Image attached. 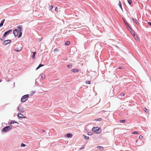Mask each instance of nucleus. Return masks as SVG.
Instances as JSON below:
<instances>
[{"label":"nucleus","mask_w":151,"mask_h":151,"mask_svg":"<svg viewBox=\"0 0 151 151\" xmlns=\"http://www.w3.org/2000/svg\"><path fill=\"white\" fill-rule=\"evenodd\" d=\"M131 32L132 34L133 35V36H135V32L133 30H132V29L131 30Z\"/></svg>","instance_id":"obj_15"},{"label":"nucleus","mask_w":151,"mask_h":151,"mask_svg":"<svg viewBox=\"0 0 151 151\" xmlns=\"http://www.w3.org/2000/svg\"><path fill=\"white\" fill-rule=\"evenodd\" d=\"M22 31H19V34L18 36V37L19 38L21 37L22 36Z\"/></svg>","instance_id":"obj_23"},{"label":"nucleus","mask_w":151,"mask_h":151,"mask_svg":"<svg viewBox=\"0 0 151 151\" xmlns=\"http://www.w3.org/2000/svg\"><path fill=\"white\" fill-rule=\"evenodd\" d=\"M14 123H18L16 122V121H12L11 122H10V124H14Z\"/></svg>","instance_id":"obj_27"},{"label":"nucleus","mask_w":151,"mask_h":151,"mask_svg":"<svg viewBox=\"0 0 151 151\" xmlns=\"http://www.w3.org/2000/svg\"><path fill=\"white\" fill-rule=\"evenodd\" d=\"M11 40H5L4 41L3 44L4 45L7 44L11 42Z\"/></svg>","instance_id":"obj_7"},{"label":"nucleus","mask_w":151,"mask_h":151,"mask_svg":"<svg viewBox=\"0 0 151 151\" xmlns=\"http://www.w3.org/2000/svg\"><path fill=\"white\" fill-rule=\"evenodd\" d=\"M70 41H67L65 42V45H69L70 44Z\"/></svg>","instance_id":"obj_22"},{"label":"nucleus","mask_w":151,"mask_h":151,"mask_svg":"<svg viewBox=\"0 0 151 151\" xmlns=\"http://www.w3.org/2000/svg\"><path fill=\"white\" fill-rule=\"evenodd\" d=\"M96 121H101L102 120V119L101 118H99L96 120Z\"/></svg>","instance_id":"obj_29"},{"label":"nucleus","mask_w":151,"mask_h":151,"mask_svg":"<svg viewBox=\"0 0 151 151\" xmlns=\"http://www.w3.org/2000/svg\"><path fill=\"white\" fill-rule=\"evenodd\" d=\"M17 28L19 29V31H22V26L20 25H18L17 27Z\"/></svg>","instance_id":"obj_11"},{"label":"nucleus","mask_w":151,"mask_h":151,"mask_svg":"<svg viewBox=\"0 0 151 151\" xmlns=\"http://www.w3.org/2000/svg\"><path fill=\"white\" fill-rule=\"evenodd\" d=\"M55 11L57 12L58 11V7H56L55 8Z\"/></svg>","instance_id":"obj_39"},{"label":"nucleus","mask_w":151,"mask_h":151,"mask_svg":"<svg viewBox=\"0 0 151 151\" xmlns=\"http://www.w3.org/2000/svg\"><path fill=\"white\" fill-rule=\"evenodd\" d=\"M44 66L43 65H42L41 64H40L39 66L37 67V68H36V70H37L40 67L42 66Z\"/></svg>","instance_id":"obj_17"},{"label":"nucleus","mask_w":151,"mask_h":151,"mask_svg":"<svg viewBox=\"0 0 151 151\" xmlns=\"http://www.w3.org/2000/svg\"><path fill=\"white\" fill-rule=\"evenodd\" d=\"M125 94L123 93H121L120 95L121 96H124V95Z\"/></svg>","instance_id":"obj_37"},{"label":"nucleus","mask_w":151,"mask_h":151,"mask_svg":"<svg viewBox=\"0 0 151 151\" xmlns=\"http://www.w3.org/2000/svg\"><path fill=\"white\" fill-rule=\"evenodd\" d=\"M67 67L68 68H71L72 67V65H68Z\"/></svg>","instance_id":"obj_36"},{"label":"nucleus","mask_w":151,"mask_h":151,"mask_svg":"<svg viewBox=\"0 0 151 151\" xmlns=\"http://www.w3.org/2000/svg\"><path fill=\"white\" fill-rule=\"evenodd\" d=\"M59 51V50L58 49H55L54 50V51L55 52H58Z\"/></svg>","instance_id":"obj_25"},{"label":"nucleus","mask_w":151,"mask_h":151,"mask_svg":"<svg viewBox=\"0 0 151 151\" xmlns=\"http://www.w3.org/2000/svg\"><path fill=\"white\" fill-rule=\"evenodd\" d=\"M19 30L17 29H15L13 31V34L15 37H17L18 36L19 33Z\"/></svg>","instance_id":"obj_5"},{"label":"nucleus","mask_w":151,"mask_h":151,"mask_svg":"<svg viewBox=\"0 0 151 151\" xmlns=\"http://www.w3.org/2000/svg\"><path fill=\"white\" fill-rule=\"evenodd\" d=\"M123 68V67H120L119 68V69H122Z\"/></svg>","instance_id":"obj_40"},{"label":"nucleus","mask_w":151,"mask_h":151,"mask_svg":"<svg viewBox=\"0 0 151 151\" xmlns=\"http://www.w3.org/2000/svg\"><path fill=\"white\" fill-rule=\"evenodd\" d=\"M133 36L136 40H139V38L137 35H135V36Z\"/></svg>","instance_id":"obj_16"},{"label":"nucleus","mask_w":151,"mask_h":151,"mask_svg":"<svg viewBox=\"0 0 151 151\" xmlns=\"http://www.w3.org/2000/svg\"><path fill=\"white\" fill-rule=\"evenodd\" d=\"M125 122V119L122 120L120 121V122H122V123H124Z\"/></svg>","instance_id":"obj_31"},{"label":"nucleus","mask_w":151,"mask_h":151,"mask_svg":"<svg viewBox=\"0 0 151 151\" xmlns=\"http://www.w3.org/2000/svg\"><path fill=\"white\" fill-rule=\"evenodd\" d=\"M12 129V127L9 126H6L4 128L2 129V131L4 132H8Z\"/></svg>","instance_id":"obj_3"},{"label":"nucleus","mask_w":151,"mask_h":151,"mask_svg":"<svg viewBox=\"0 0 151 151\" xmlns=\"http://www.w3.org/2000/svg\"><path fill=\"white\" fill-rule=\"evenodd\" d=\"M132 20L135 23L137 24H139V23L138 22L137 19H134L133 18H132Z\"/></svg>","instance_id":"obj_10"},{"label":"nucleus","mask_w":151,"mask_h":151,"mask_svg":"<svg viewBox=\"0 0 151 151\" xmlns=\"http://www.w3.org/2000/svg\"><path fill=\"white\" fill-rule=\"evenodd\" d=\"M97 148L101 150H102L103 149V147L101 146H98Z\"/></svg>","instance_id":"obj_18"},{"label":"nucleus","mask_w":151,"mask_h":151,"mask_svg":"<svg viewBox=\"0 0 151 151\" xmlns=\"http://www.w3.org/2000/svg\"><path fill=\"white\" fill-rule=\"evenodd\" d=\"M119 7H120L121 9L122 10V4H121V2L120 1H119Z\"/></svg>","instance_id":"obj_20"},{"label":"nucleus","mask_w":151,"mask_h":151,"mask_svg":"<svg viewBox=\"0 0 151 151\" xmlns=\"http://www.w3.org/2000/svg\"><path fill=\"white\" fill-rule=\"evenodd\" d=\"M1 81V79H0V82Z\"/></svg>","instance_id":"obj_45"},{"label":"nucleus","mask_w":151,"mask_h":151,"mask_svg":"<svg viewBox=\"0 0 151 151\" xmlns=\"http://www.w3.org/2000/svg\"><path fill=\"white\" fill-rule=\"evenodd\" d=\"M132 133L133 134H138V132L137 131H134V132H132Z\"/></svg>","instance_id":"obj_34"},{"label":"nucleus","mask_w":151,"mask_h":151,"mask_svg":"<svg viewBox=\"0 0 151 151\" xmlns=\"http://www.w3.org/2000/svg\"><path fill=\"white\" fill-rule=\"evenodd\" d=\"M21 48H20L19 50H17L16 49H14V50L16 52H18L20 51L21 50Z\"/></svg>","instance_id":"obj_35"},{"label":"nucleus","mask_w":151,"mask_h":151,"mask_svg":"<svg viewBox=\"0 0 151 151\" xmlns=\"http://www.w3.org/2000/svg\"><path fill=\"white\" fill-rule=\"evenodd\" d=\"M83 136H84V137L86 140H88L89 139V137H87L86 136H84V135H83Z\"/></svg>","instance_id":"obj_21"},{"label":"nucleus","mask_w":151,"mask_h":151,"mask_svg":"<svg viewBox=\"0 0 151 151\" xmlns=\"http://www.w3.org/2000/svg\"><path fill=\"white\" fill-rule=\"evenodd\" d=\"M29 96V94H27L23 96L21 99V101L22 102H25L28 99Z\"/></svg>","instance_id":"obj_2"},{"label":"nucleus","mask_w":151,"mask_h":151,"mask_svg":"<svg viewBox=\"0 0 151 151\" xmlns=\"http://www.w3.org/2000/svg\"><path fill=\"white\" fill-rule=\"evenodd\" d=\"M19 119L21 118H25L23 117V115L21 113H19L17 115Z\"/></svg>","instance_id":"obj_8"},{"label":"nucleus","mask_w":151,"mask_h":151,"mask_svg":"<svg viewBox=\"0 0 151 151\" xmlns=\"http://www.w3.org/2000/svg\"><path fill=\"white\" fill-rule=\"evenodd\" d=\"M92 131L95 133L99 134L101 133V128L98 127H93L92 129Z\"/></svg>","instance_id":"obj_1"},{"label":"nucleus","mask_w":151,"mask_h":151,"mask_svg":"<svg viewBox=\"0 0 151 151\" xmlns=\"http://www.w3.org/2000/svg\"><path fill=\"white\" fill-rule=\"evenodd\" d=\"M79 70V69H73L71 70V71L75 73L78 72Z\"/></svg>","instance_id":"obj_9"},{"label":"nucleus","mask_w":151,"mask_h":151,"mask_svg":"<svg viewBox=\"0 0 151 151\" xmlns=\"http://www.w3.org/2000/svg\"><path fill=\"white\" fill-rule=\"evenodd\" d=\"M12 29H10V30H8V31L5 32L3 35V37L4 38V37L6 36V35L7 34H9L10 32H12Z\"/></svg>","instance_id":"obj_6"},{"label":"nucleus","mask_w":151,"mask_h":151,"mask_svg":"<svg viewBox=\"0 0 151 151\" xmlns=\"http://www.w3.org/2000/svg\"><path fill=\"white\" fill-rule=\"evenodd\" d=\"M41 77H42V78L43 79H44L45 78V75H44V74H42L41 76Z\"/></svg>","instance_id":"obj_30"},{"label":"nucleus","mask_w":151,"mask_h":151,"mask_svg":"<svg viewBox=\"0 0 151 151\" xmlns=\"http://www.w3.org/2000/svg\"><path fill=\"white\" fill-rule=\"evenodd\" d=\"M18 111L20 112L23 113L24 111V110L23 107L22 106L18 107Z\"/></svg>","instance_id":"obj_4"},{"label":"nucleus","mask_w":151,"mask_h":151,"mask_svg":"<svg viewBox=\"0 0 151 151\" xmlns=\"http://www.w3.org/2000/svg\"><path fill=\"white\" fill-rule=\"evenodd\" d=\"M138 142V140H136V142Z\"/></svg>","instance_id":"obj_46"},{"label":"nucleus","mask_w":151,"mask_h":151,"mask_svg":"<svg viewBox=\"0 0 151 151\" xmlns=\"http://www.w3.org/2000/svg\"><path fill=\"white\" fill-rule=\"evenodd\" d=\"M148 24H149L150 25V26H151V22H148Z\"/></svg>","instance_id":"obj_41"},{"label":"nucleus","mask_w":151,"mask_h":151,"mask_svg":"<svg viewBox=\"0 0 151 151\" xmlns=\"http://www.w3.org/2000/svg\"><path fill=\"white\" fill-rule=\"evenodd\" d=\"M26 145L23 143H22V144L21 145V147H24L26 146Z\"/></svg>","instance_id":"obj_33"},{"label":"nucleus","mask_w":151,"mask_h":151,"mask_svg":"<svg viewBox=\"0 0 151 151\" xmlns=\"http://www.w3.org/2000/svg\"><path fill=\"white\" fill-rule=\"evenodd\" d=\"M86 83L87 84H90L91 83V82L90 81H86Z\"/></svg>","instance_id":"obj_24"},{"label":"nucleus","mask_w":151,"mask_h":151,"mask_svg":"<svg viewBox=\"0 0 151 151\" xmlns=\"http://www.w3.org/2000/svg\"><path fill=\"white\" fill-rule=\"evenodd\" d=\"M49 8L50 10H51L53 8V5H51L49 6Z\"/></svg>","instance_id":"obj_28"},{"label":"nucleus","mask_w":151,"mask_h":151,"mask_svg":"<svg viewBox=\"0 0 151 151\" xmlns=\"http://www.w3.org/2000/svg\"><path fill=\"white\" fill-rule=\"evenodd\" d=\"M143 137L142 136H141V135H140L139 136V139H142V138Z\"/></svg>","instance_id":"obj_38"},{"label":"nucleus","mask_w":151,"mask_h":151,"mask_svg":"<svg viewBox=\"0 0 151 151\" xmlns=\"http://www.w3.org/2000/svg\"><path fill=\"white\" fill-rule=\"evenodd\" d=\"M124 23L125 24V23H127L126 21H124Z\"/></svg>","instance_id":"obj_43"},{"label":"nucleus","mask_w":151,"mask_h":151,"mask_svg":"<svg viewBox=\"0 0 151 151\" xmlns=\"http://www.w3.org/2000/svg\"><path fill=\"white\" fill-rule=\"evenodd\" d=\"M84 147H82V148L81 149H83L84 148Z\"/></svg>","instance_id":"obj_44"},{"label":"nucleus","mask_w":151,"mask_h":151,"mask_svg":"<svg viewBox=\"0 0 151 151\" xmlns=\"http://www.w3.org/2000/svg\"><path fill=\"white\" fill-rule=\"evenodd\" d=\"M144 110L146 113H148V110L146 108H144Z\"/></svg>","instance_id":"obj_26"},{"label":"nucleus","mask_w":151,"mask_h":151,"mask_svg":"<svg viewBox=\"0 0 151 151\" xmlns=\"http://www.w3.org/2000/svg\"><path fill=\"white\" fill-rule=\"evenodd\" d=\"M32 53H33V55L32 56V58L33 59H34L35 57V55L36 54V52H33Z\"/></svg>","instance_id":"obj_19"},{"label":"nucleus","mask_w":151,"mask_h":151,"mask_svg":"<svg viewBox=\"0 0 151 151\" xmlns=\"http://www.w3.org/2000/svg\"><path fill=\"white\" fill-rule=\"evenodd\" d=\"M4 21H5V19H3L2 20L1 23L0 24V27H2L3 26V24H4Z\"/></svg>","instance_id":"obj_14"},{"label":"nucleus","mask_w":151,"mask_h":151,"mask_svg":"<svg viewBox=\"0 0 151 151\" xmlns=\"http://www.w3.org/2000/svg\"><path fill=\"white\" fill-rule=\"evenodd\" d=\"M42 131L43 132H45V130H44L42 129Z\"/></svg>","instance_id":"obj_42"},{"label":"nucleus","mask_w":151,"mask_h":151,"mask_svg":"<svg viewBox=\"0 0 151 151\" xmlns=\"http://www.w3.org/2000/svg\"><path fill=\"white\" fill-rule=\"evenodd\" d=\"M125 25L127 28L129 29H130V30L132 29V28H131V27L129 26V25L127 23H125Z\"/></svg>","instance_id":"obj_12"},{"label":"nucleus","mask_w":151,"mask_h":151,"mask_svg":"<svg viewBox=\"0 0 151 151\" xmlns=\"http://www.w3.org/2000/svg\"><path fill=\"white\" fill-rule=\"evenodd\" d=\"M132 1L131 0H129L128 1V2L129 4H131L132 3Z\"/></svg>","instance_id":"obj_32"},{"label":"nucleus","mask_w":151,"mask_h":151,"mask_svg":"<svg viewBox=\"0 0 151 151\" xmlns=\"http://www.w3.org/2000/svg\"><path fill=\"white\" fill-rule=\"evenodd\" d=\"M73 136V135L71 133H68L67 134V137H72Z\"/></svg>","instance_id":"obj_13"}]
</instances>
